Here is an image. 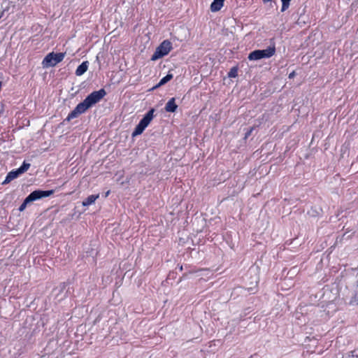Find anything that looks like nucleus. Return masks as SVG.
Wrapping results in <instances>:
<instances>
[{"label":"nucleus","instance_id":"ddd939ff","mask_svg":"<svg viewBox=\"0 0 358 358\" xmlns=\"http://www.w3.org/2000/svg\"><path fill=\"white\" fill-rule=\"evenodd\" d=\"M173 78V75L171 73V71H169L168 72V73L159 80L160 85H166L171 80H172Z\"/></svg>","mask_w":358,"mask_h":358},{"label":"nucleus","instance_id":"dca6fc26","mask_svg":"<svg viewBox=\"0 0 358 358\" xmlns=\"http://www.w3.org/2000/svg\"><path fill=\"white\" fill-rule=\"evenodd\" d=\"M35 201L34 199H33L31 193L25 197V199L23 200L22 201V203H24V205L27 206L29 205V203H32Z\"/></svg>","mask_w":358,"mask_h":358},{"label":"nucleus","instance_id":"f03ea898","mask_svg":"<svg viewBox=\"0 0 358 358\" xmlns=\"http://www.w3.org/2000/svg\"><path fill=\"white\" fill-rule=\"evenodd\" d=\"M155 109L154 108H150L148 112L143 116L141 119L138 124L135 127L134 129L131 133V137L134 138L144 131V130L148 127V126L150 124L152 120L155 117Z\"/></svg>","mask_w":358,"mask_h":358},{"label":"nucleus","instance_id":"c756f323","mask_svg":"<svg viewBox=\"0 0 358 358\" xmlns=\"http://www.w3.org/2000/svg\"><path fill=\"white\" fill-rule=\"evenodd\" d=\"M357 287H358V280H357Z\"/></svg>","mask_w":358,"mask_h":358},{"label":"nucleus","instance_id":"6e6552de","mask_svg":"<svg viewBox=\"0 0 358 358\" xmlns=\"http://www.w3.org/2000/svg\"><path fill=\"white\" fill-rule=\"evenodd\" d=\"M178 105L176 103V98H171L165 105L164 110L167 113H176L178 109Z\"/></svg>","mask_w":358,"mask_h":358},{"label":"nucleus","instance_id":"a878e982","mask_svg":"<svg viewBox=\"0 0 358 358\" xmlns=\"http://www.w3.org/2000/svg\"><path fill=\"white\" fill-rule=\"evenodd\" d=\"M8 10V7L6 9H4L1 13H0V19L3 17V13L6 10Z\"/></svg>","mask_w":358,"mask_h":358},{"label":"nucleus","instance_id":"b1692460","mask_svg":"<svg viewBox=\"0 0 358 358\" xmlns=\"http://www.w3.org/2000/svg\"><path fill=\"white\" fill-rule=\"evenodd\" d=\"M296 74V72H295L294 71H292V72L289 74L288 78H289V79H292V78H294L295 77Z\"/></svg>","mask_w":358,"mask_h":358},{"label":"nucleus","instance_id":"aec40b11","mask_svg":"<svg viewBox=\"0 0 358 358\" xmlns=\"http://www.w3.org/2000/svg\"><path fill=\"white\" fill-rule=\"evenodd\" d=\"M87 256H96L97 255V252H95L94 250L91 249L90 250L86 251Z\"/></svg>","mask_w":358,"mask_h":358},{"label":"nucleus","instance_id":"9d476101","mask_svg":"<svg viewBox=\"0 0 358 358\" xmlns=\"http://www.w3.org/2000/svg\"><path fill=\"white\" fill-rule=\"evenodd\" d=\"M89 66V62L88 61H84L76 69V75L77 76H80L83 75L88 69Z\"/></svg>","mask_w":358,"mask_h":358},{"label":"nucleus","instance_id":"7ed1b4c3","mask_svg":"<svg viewBox=\"0 0 358 358\" xmlns=\"http://www.w3.org/2000/svg\"><path fill=\"white\" fill-rule=\"evenodd\" d=\"M275 44L268 46L266 49L255 50L250 52L248 56L250 61H257L262 59H268L273 56L275 53Z\"/></svg>","mask_w":358,"mask_h":358},{"label":"nucleus","instance_id":"9b49d317","mask_svg":"<svg viewBox=\"0 0 358 358\" xmlns=\"http://www.w3.org/2000/svg\"><path fill=\"white\" fill-rule=\"evenodd\" d=\"M99 198V194H91L88 196L85 200L83 201L82 205L83 206H89L94 203L95 201Z\"/></svg>","mask_w":358,"mask_h":358},{"label":"nucleus","instance_id":"bb28decb","mask_svg":"<svg viewBox=\"0 0 358 358\" xmlns=\"http://www.w3.org/2000/svg\"><path fill=\"white\" fill-rule=\"evenodd\" d=\"M110 190H108V191L105 193V194H104V197H107V196H108V195L110 194Z\"/></svg>","mask_w":358,"mask_h":358},{"label":"nucleus","instance_id":"cd10ccee","mask_svg":"<svg viewBox=\"0 0 358 358\" xmlns=\"http://www.w3.org/2000/svg\"><path fill=\"white\" fill-rule=\"evenodd\" d=\"M178 268L179 269L180 271H182L183 270V267H182V265L181 266H178Z\"/></svg>","mask_w":358,"mask_h":358},{"label":"nucleus","instance_id":"39448f33","mask_svg":"<svg viewBox=\"0 0 358 358\" xmlns=\"http://www.w3.org/2000/svg\"><path fill=\"white\" fill-rule=\"evenodd\" d=\"M66 52H51L47 54L42 61L43 68L54 67L64 58Z\"/></svg>","mask_w":358,"mask_h":358},{"label":"nucleus","instance_id":"412c9836","mask_svg":"<svg viewBox=\"0 0 358 358\" xmlns=\"http://www.w3.org/2000/svg\"><path fill=\"white\" fill-rule=\"evenodd\" d=\"M69 285V283L63 282L59 285L60 287V292H62L64 289H66V287Z\"/></svg>","mask_w":358,"mask_h":358},{"label":"nucleus","instance_id":"4468645a","mask_svg":"<svg viewBox=\"0 0 358 358\" xmlns=\"http://www.w3.org/2000/svg\"><path fill=\"white\" fill-rule=\"evenodd\" d=\"M31 164L30 163L27 162L26 161H24L21 166L18 168L22 174L28 171V169L30 168Z\"/></svg>","mask_w":358,"mask_h":358},{"label":"nucleus","instance_id":"f3484780","mask_svg":"<svg viewBox=\"0 0 358 358\" xmlns=\"http://www.w3.org/2000/svg\"><path fill=\"white\" fill-rule=\"evenodd\" d=\"M255 129V126H253L247 129V131H245V135H244V138H243L244 140H246L249 136H250V135L252 134V133Z\"/></svg>","mask_w":358,"mask_h":358},{"label":"nucleus","instance_id":"6ab92c4d","mask_svg":"<svg viewBox=\"0 0 358 358\" xmlns=\"http://www.w3.org/2000/svg\"><path fill=\"white\" fill-rule=\"evenodd\" d=\"M177 273L172 271L170 272L167 276L166 281H169L171 279H174L176 277Z\"/></svg>","mask_w":358,"mask_h":358},{"label":"nucleus","instance_id":"393cba45","mask_svg":"<svg viewBox=\"0 0 358 358\" xmlns=\"http://www.w3.org/2000/svg\"><path fill=\"white\" fill-rule=\"evenodd\" d=\"M4 111V105L3 104H1L0 105V115L2 114Z\"/></svg>","mask_w":358,"mask_h":358},{"label":"nucleus","instance_id":"a211bd4d","mask_svg":"<svg viewBox=\"0 0 358 358\" xmlns=\"http://www.w3.org/2000/svg\"><path fill=\"white\" fill-rule=\"evenodd\" d=\"M306 6H304V8H299V10H298V12L296 13L297 16L299 17L298 20H299V18L303 15L305 14V12H306Z\"/></svg>","mask_w":358,"mask_h":358},{"label":"nucleus","instance_id":"f8f14e48","mask_svg":"<svg viewBox=\"0 0 358 358\" xmlns=\"http://www.w3.org/2000/svg\"><path fill=\"white\" fill-rule=\"evenodd\" d=\"M238 66H233L227 73V76L229 78H235L238 76Z\"/></svg>","mask_w":358,"mask_h":358},{"label":"nucleus","instance_id":"0eeeda50","mask_svg":"<svg viewBox=\"0 0 358 358\" xmlns=\"http://www.w3.org/2000/svg\"><path fill=\"white\" fill-rule=\"evenodd\" d=\"M21 175H22V173L20 171V170L18 169V168L15 169H13L12 171H9L7 173L4 180L2 182V185H5L10 183L12 180L17 178Z\"/></svg>","mask_w":358,"mask_h":358},{"label":"nucleus","instance_id":"4be33fe9","mask_svg":"<svg viewBox=\"0 0 358 358\" xmlns=\"http://www.w3.org/2000/svg\"><path fill=\"white\" fill-rule=\"evenodd\" d=\"M27 208V206L24 205V203H21V205L19 206V208H18V210L20 212H22L25 210V208Z\"/></svg>","mask_w":358,"mask_h":358},{"label":"nucleus","instance_id":"5701e85b","mask_svg":"<svg viewBox=\"0 0 358 358\" xmlns=\"http://www.w3.org/2000/svg\"><path fill=\"white\" fill-rule=\"evenodd\" d=\"M163 86V85H160V81L157 84L155 85L154 87H152L151 89H150V91H152L154 90H156L160 87Z\"/></svg>","mask_w":358,"mask_h":358},{"label":"nucleus","instance_id":"f257e3e1","mask_svg":"<svg viewBox=\"0 0 358 358\" xmlns=\"http://www.w3.org/2000/svg\"><path fill=\"white\" fill-rule=\"evenodd\" d=\"M106 94L107 92L104 88H101L89 94L83 101L80 102L69 113L68 116L59 124V127L64 125L66 122H69L71 120L78 117L80 115L85 113L92 106L100 102Z\"/></svg>","mask_w":358,"mask_h":358},{"label":"nucleus","instance_id":"2eb2a0df","mask_svg":"<svg viewBox=\"0 0 358 358\" xmlns=\"http://www.w3.org/2000/svg\"><path fill=\"white\" fill-rule=\"evenodd\" d=\"M280 1L282 2V6H281L280 11L282 13L289 8V5H290V1L292 0H280Z\"/></svg>","mask_w":358,"mask_h":358},{"label":"nucleus","instance_id":"1a4fd4ad","mask_svg":"<svg viewBox=\"0 0 358 358\" xmlns=\"http://www.w3.org/2000/svg\"><path fill=\"white\" fill-rule=\"evenodd\" d=\"M224 0H213L210 6L211 12L215 13L221 10L224 6Z\"/></svg>","mask_w":358,"mask_h":358},{"label":"nucleus","instance_id":"423d86ee","mask_svg":"<svg viewBox=\"0 0 358 358\" xmlns=\"http://www.w3.org/2000/svg\"><path fill=\"white\" fill-rule=\"evenodd\" d=\"M55 193V189L43 190L37 189L31 192V194L34 201H38L44 198L49 197Z\"/></svg>","mask_w":358,"mask_h":358},{"label":"nucleus","instance_id":"20e7f679","mask_svg":"<svg viewBox=\"0 0 358 358\" xmlns=\"http://www.w3.org/2000/svg\"><path fill=\"white\" fill-rule=\"evenodd\" d=\"M173 49L172 43L166 39L163 41L157 48L155 52L151 56V61H157L166 55Z\"/></svg>","mask_w":358,"mask_h":358},{"label":"nucleus","instance_id":"c85d7f7f","mask_svg":"<svg viewBox=\"0 0 358 358\" xmlns=\"http://www.w3.org/2000/svg\"><path fill=\"white\" fill-rule=\"evenodd\" d=\"M271 1L272 0H262L264 3H266L271 2Z\"/></svg>","mask_w":358,"mask_h":358}]
</instances>
